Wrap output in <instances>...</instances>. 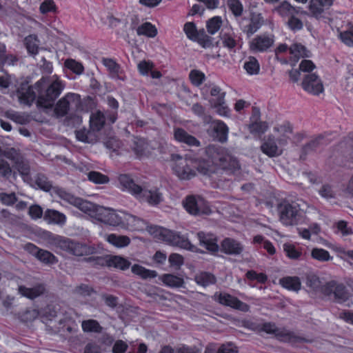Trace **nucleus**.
<instances>
[{"instance_id": "obj_64", "label": "nucleus", "mask_w": 353, "mask_h": 353, "mask_svg": "<svg viewBox=\"0 0 353 353\" xmlns=\"http://www.w3.org/2000/svg\"><path fill=\"white\" fill-rule=\"evenodd\" d=\"M217 353H238V350L236 347L232 344H223L219 347Z\"/></svg>"}, {"instance_id": "obj_37", "label": "nucleus", "mask_w": 353, "mask_h": 353, "mask_svg": "<svg viewBox=\"0 0 353 353\" xmlns=\"http://www.w3.org/2000/svg\"><path fill=\"white\" fill-rule=\"evenodd\" d=\"M137 34L153 38L157 34L156 27L149 22L140 25L137 30Z\"/></svg>"}, {"instance_id": "obj_33", "label": "nucleus", "mask_w": 353, "mask_h": 353, "mask_svg": "<svg viewBox=\"0 0 353 353\" xmlns=\"http://www.w3.org/2000/svg\"><path fill=\"white\" fill-rule=\"evenodd\" d=\"M44 291L42 285H37L32 288H28L24 286L19 287V294L25 297L32 299L41 295Z\"/></svg>"}, {"instance_id": "obj_26", "label": "nucleus", "mask_w": 353, "mask_h": 353, "mask_svg": "<svg viewBox=\"0 0 353 353\" xmlns=\"http://www.w3.org/2000/svg\"><path fill=\"white\" fill-rule=\"evenodd\" d=\"M274 10L281 17L286 18L299 13V9L292 6L289 2L283 1Z\"/></svg>"}, {"instance_id": "obj_42", "label": "nucleus", "mask_w": 353, "mask_h": 353, "mask_svg": "<svg viewBox=\"0 0 353 353\" xmlns=\"http://www.w3.org/2000/svg\"><path fill=\"white\" fill-rule=\"evenodd\" d=\"M311 256L313 259L325 262L332 259L328 251L319 248H314L311 251Z\"/></svg>"}, {"instance_id": "obj_44", "label": "nucleus", "mask_w": 353, "mask_h": 353, "mask_svg": "<svg viewBox=\"0 0 353 353\" xmlns=\"http://www.w3.org/2000/svg\"><path fill=\"white\" fill-rule=\"evenodd\" d=\"M183 30L187 37L190 40L197 41L199 39V34L194 23H186L184 25Z\"/></svg>"}, {"instance_id": "obj_48", "label": "nucleus", "mask_w": 353, "mask_h": 353, "mask_svg": "<svg viewBox=\"0 0 353 353\" xmlns=\"http://www.w3.org/2000/svg\"><path fill=\"white\" fill-rule=\"evenodd\" d=\"M65 66L77 74H82L84 70L82 64L73 59H67L65 61Z\"/></svg>"}, {"instance_id": "obj_57", "label": "nucleus", "mask_w": 353, "mask_h": 353, "mask_svg": "<svg viewBox=\"0 0 353 353\" xmlns=\"http://www.w3.org/2000/svg\"><path fill=\"white\" fill-rule=\"evenodd\" d=\"M103 64L110 70L112 75L115 76L118 74L119 67L114 61L110 59H104Z\"/></svg>"}, {"instance_id": "obj_21", "label": "nucleus", "mask_w": 353, "mask_h": 353, "mask_svg": "<svg viewBox=\"0 0 353 353\" xmlns=\"http://www.w3.org/2000/svg\"><path fill=\"white\" fill-rule=\"evenodd\" d=\"M290 60L296 63L301 58L309 57L310 52L301 43H294L289 48Z\"/></svg>"}, {"instance_id": "obj_50", "label": "nucleus", "mask_w": 353, "mask_h": 353, "mask_svg": "<svg viewBox=\"0 0 353 353\" xmlns=\"http://www.w3.org/2000/svg\"><path fill=\"white\" fill-rule=\"evenodd\" d=\"M37 257L41 261L46 263H54L57 261L55 256L46 250H38L37 252Z\"/></svg>"}, {"instance_id": "obj_8", "label": "nucleus", "mask_w": 353, "mask_h": 353, "mask_svg": "<svg viewBox=\"0 0 353 353\" xmlns=\"http://www.w3.org/2000/svg\"><path fill=\"white\" fill-rule=\"evenodd\" d=\"M275 43V36L272 33H262L256 35L248 43L249 49L253 53L268 52Z\"/></svg>"}, {"instance_id": "obj_32", "label": "nucleus", "mask_w": 353, "mask_h": 353, "mask_svg": "<svg viewBox=\"0 0 353 353\" xmlns=\"http://www.w3.org/2000/svg\"><path fill=\"white\" fill-rule=\"evenodd\" d=\"M105 239L109 243L117 248L126 247L130 243V239L127 236L117 235L114 234L105 236Z\"/></svg>"}, {"instance_id": "obj_2", "label": "nucleus", "mask_w": 353, "mask_h": 353, "mask_svg": "<svg viewBox=\"0 0 353 353\" xmlns=\"http://www.w3.org/2000/svg\"><path fill=\"white\" fill-rule=\"evenodd\" d=\"M292 127L288 121L275 125L272 132L265 137L261 145V150L269 157L281 156L289 144Z\"/></svg>"}, {"instance_id": "obj_39", "label": "nucleus", "mask_w": 353, "mask_h": 353, "mask_svg": "<svg viewBox=\"0 0 353 353\" xmlns=\"http://www.w3.org/2000/svg\"><path fill=\"white\" fill-rule=\"evenodd\" d=\"M132 272L143 279L155 278L157 276V272L156 271L146 269L137 264L132 265Z\"/></svg>"}, {"instance_id": "obj_11", "label": "nucleus", "mask_w": 353, "mask_h": 353, "mask_svg": "<svg viewBox=\"0 0 353 353\" xmlns=\"http://www.w3.org/2000/svg\"><path fill=\"white\" fill-rule=\"evenodd\" d=\"M263 19L259 13H251L248 17H244L240 22L242 31L248 36L256 32L263 25Z\"/></svg>"}, {"instance_id": "obj_59", "label": "nucleus", "mask_w": 353, "mask_h": 353, "mask_svg": "<svg viewBox=\"0 0 353 353\" xmlns=\"http://www.w3.org/2000/svg\"><path fill=\"white\" fill-rule=\"evenodd\" d=\"M0 200L2 202V203L7 205H10L13 204L17 201V199L14 193H1Z\"/></svg>"}, {"instance_id": "obj_12", "label": "nucleus", "mask_w": 353, "mask_h": 353, "mask_svg": "<svg viewBox=\"0 0 353 353\" xmlns=\"http://www.w3.org/2000/svg\"><path fill=\"white\" fill-rule=\"evenodd\" d=\"M302 87L307 92L319 95L324 91L321 79L315 74H307L302 82Z\"/></svg>"}, {"instance_id": "obj_3", "label": "nucleus", "mask_w": 353, "mask_h": 353, "mask_svg": "<svg viewBox=\"0 0 353 353\" xmlns=\"http://www.w3.org/2000/svg\"><path fill=\"white\" fill-rule=\"evenodd\" d=\"M58 194L61 199L73 205L91 218L109 225L108 220L110 219L112 208L97 205L88 201L75 197L63 190H59Z\"/></svg>"}, {"instance_id": "obj_10", "label": "nucleus", "mask_w": 353, "mask_h": 353, "mask_svg": "<svg viewBox=\"0 0 353 353\" xmlns=\"http://www.w3.org/2000/svg\"><path fill=\"white\" fill-rule=\"evenodd\" d=\"M322 292L325 295L329 296L330 299H334L339 303H345L350 296L345 288L335 281H330L324 285L322 288Z\"/></svg>"}, {"instance_id": "obj_1", "label": "nucleus", "mask_w": 353, "mask_h": 353, "mask_svg": "<svg viewBox=\"0 0 353 353\" xmlns=\"http://www.w3.org/2000/svg\"><path fill=\"white\" fill-rule=\"evenodd\" d=\"M206 152L208 154L212 155V158L200 161L183 158L178 154H171V166L174 174L180 179L188 180L196 175V171L204 175H210L217 170L218 166L226 167L222 162L223 159L219 153L215 152L214 147H208Z\"/></svg>"}, {"instance_id": "obj_58", "label": "nucleus", "mask_w": 353, "mask_h": 353, "mask_svg": "<svg viewBox=\"0 0 353 353\" xmlns=\"http://www.w3.org/2000/svg\"><path fill=\"white\" fill-rule=\"evenodd\" d=\"M153 64L151 62L142 61L138 64V69L143 75H148L152 70Z\"/></svg>"}, {"instance_id": "obj_55", "label": "nucleus", "mask_w": 353, "mask_h": 353, "mask_svg": "<svg viewBox=\"0 0 353 353\" xmlns=\"http://www.w3.org/2000/svg\"><path fill=\"white\" fill-rule=\"evenodd\" d=\"M56 6L52 0H45L39 7V10L42 14L55 10Z\"/></svg>"}, {"instance_id": "obj_46", "label": "nucleus", "mask_w": 353, "mask_h": 353, "mask_svg": "<svg viewBox=\"0 0 353 353\" xmlns=\"http://www.w3.org/2000/svg\"><path fill=\"white\" fill-rule=\"evenodd\" d=\"M221 24L222 20L220 17H212L207 22L208 32L211 34H215L220 29Z\"/></svg>"}, {"instance_id": "obj_19", "label": "nucleus", "mask_w": 353, "mask_h": 353, "mask_svg": "<svg viewBox=\"0 0 353 353\" xmlns=\"http://www.w3.org/2000/svg\"><path fill=\"white\" fill-rule=\"evenodd\" d=\"M263 330L270 334H274L276 337L282 341L291 342L294 338L293 334L285 329H278L274 324L265 323Z\"/></svg>"}, {"instance_id": "obj_6", "label": "nucleus", "mask_w": 353, "mask_h": 353, "mask_svg": "<svg viewBox=\"0 0 353 353\" xmlns=\"http://www.w3.org/2000/svg\"><path fill=\"white\" fill-rule=\"evenodd\" d=\"M109 225L119 227L128 230L141 231L145 229V223L136 216L124 211L112 209L110 219L108 220Z\"/></svg>"}, {"instance_id": "obj_17", "label": "nucleus", "mask_w": 353, "mask_h": 353, "mask_svg": "<svg viewBox=\"0 0 353 353\" xmlns=\"http://www.w3.org/2000/svg\"><path fill=\"white\" fill-rule=\"evenodd\" d=\"M197 237L200 245L205 248L209 252H216L219 250L216 237L211 233L199 232Z\"/></svg>"}, {"instance_id": "obj_61", "label": "nucleus", "mask_w": 353, "mask_h": 353, "mask_svg": "<svg viewBox=\"0 0 353 353\" xmlns=\"http://www.w3.org/2000/svg\"><path fill=\"white\" fill-rule=\"evenodd\" d=\"M337 230L343 236L350 235L353 233L352 229L347 226V223L340 221L336 225Z\"/></svg>"}, {"instance_id": "obj_14", "label": "nucleus", "mask_w": 353, "mask_h": 353, "mask_svg": "<svg viewBox=\"0 0 353 353\" xmlns=\"http://www.w3.org/2000/svg\"><path fill=\"white\" fill-rule=\"evenodd\" d=\"M137 199L154 205L159 204L163 200V195L157 188L145 187L141 188L140 194L137 196Z\"/></svg>"}, {"instance_id": "obj_34", "label": "nucleus", "mask_w": 353, "mask_h": 353, "mask_svg": "<svg viewBox=\"0 0 353 353\" xmlns=\"http://www.w3.org/2000/svg\"><path fill=\"white\" fill-rule=\"evenodd\" d=\"M24 44L31 55H36L39 52V40L34 34H30L25 38Z\"/></svg>"}, {"instance_id": "obj_54", "label": "nucleus", "mask_w": 353, "mask_h": 353, "mask_svg": "<svg viewBox=\"0 0 353 353\" xmlns=\"http://www.w3.org/2000/svg\"><path fill=\"white\" fill-rule=\"evenodd\" d=\"M221 42L224 47L229 49L234 48L236 45V41L234 37L231 34H224L221 37Z\"/></svg>"}, {"instance_id": "obj_47", "label": "nucleus", "mask_w": 353, "mask_h": 353, "mask_svg": "<svg viewBox=\"0 0 353 353\" xmlns=\"http://www.w3.org/2000/svg\"><path fill=\"white\" fill-rule=\"evenodd\" d=\"M168 262L171 268L179 270L184 263V259L179 254L172 253L168 257Z\"/></svg>"}, {"instance_id": "obj_28", "label": "nucleus", "mask_w": 353, "mask_h": 353, "mask_svg": "<svg viewBox=\"0 0 353 353\" xmlns=\"http://www.w3.org/2000/svg\"><path fill=\"white\" fill-rule=\"evenodd\" d=\"M210 103L211 107L214 109L215 112L221 117H228L230 114V109L226 105L223 96L218 100L215 101V99H210Z\"/></svg>"}, {"instance_id": "obj_40", "label": "nucleus", "mask_w": 353, "mask_h": 353, "mask_svg": "<svg viewBox=\"0 0 353 353\" xmlns=\"http://www.w3.org/2000/svg\"><path fill=\"white\" fill-rule=\"evenodd\" d=\"M321 6H316L314 3H311L310 5V11L311 13L316 17H319L322 12H323V9L322 7H330L333 3V0H316Z\"/></svg>"}, {"instance_id": "obj_30", "label": "nucleus", "mask_w": 353, "mask_h": 353, "mask_svg": "<svg viewBox=\"0 0 353 353\" xmlns=\"http://www.w3.org/2000/svg\"><path fill=\"white\" fill-rule=\"evenodd\" d=\"M213 130L216 134V139L221 142L228 139L229 129L225 123L221 121H214L212 124Z\"/></svg>"}, {"instance_id": "obj_53", "label": "nucleus", "mask_w": 353, "mask_h": 353, "mask_svg": "<svg viewBox=\"0 0 353 353\" xmlns=\"http://www.w3.org/2000/svg\"><path fill=\"white\" fill-rule=\"evenodd\" d=\"M228 6L236 16L241 15L243 12V6L239 0H228Z\"/></svg>"}, {"instance_id": "obj_13", "label": "nucleus", "mask_w": 353, "mask_h": 353, "mask_svg": "<svg viewBox=\"0 0 353 353\" xmlns=\"http://www.w3.org/2000/svg\"><path fill=\"white\" fill-rule=\"evenodd\" d=\"M214 296L215 300L222 305L230 306L243 312H247L249 310V306L246 303H243L236 297L228 293H216Z\"/></svg>"}, {"instance_id": "obj_23", "label": "nucleus", "mask_w": 353, "mask_h": 353, "mask_svg": "<svg viewBox=\"0 0 353 353\" xmlns=\"http://www.w3.org/2000/svg\"><path fill=\"white\" fill-rule=\"evenodd\" d=\"M269 125L267 122L258 121V114L252 117V121L248 125L250 132L254 136L261 137L268 129Z\"/></svg>"}, {"instance_id": "obj_22", "label": "nucleus", "mask_w": 353, "mask_h": 353, "mask_svg": "<svg viewBox=\"0 0 353 353\" xmlns=\"http://www.w3.org/2000/svg\"><path fill=\"white\" fill-rule=\"evenodd\" d=\"M60 243L61 248L69 251L74 255L81 256L86 252L87 249L85 246L81 243L65 239H61Z\"/></svg>"}, {"instance_id": "obj_62", "label": "nucleus", "mask_w": 353, "mask_h": 353, "mask_svg": "<svg viewBox=\"0 0 353 353\" xmlns=\"http://www.w3.org/2000/svg\"><path fill=\"white\" fill-rule=\"evenodd\" d=\"M38 314L37 310L34 309L28 310L22 314L21 319L24 322L31 321L37 317Z\"/></svg>"}, {"instance_id": "obj_7", "label": "nucleus", "mask_w": 353, "mask_h": 353, "mask_svg": "<svg viewBox=\"0 0 353 353\" xmlns=\"http://www.w3.org/2000/svg\"><path fill=\"white\" fill-rule=\"evenodd\" d=\"M50 81V84L45 93L40 94L37 99V105L46 109L53 105L54 101L64 88L61 81L56 75L52 76Z\"/></svg>"}, {"instance_id": "obj_15", "label": "nucleus", "mask_w": 353, "mask_h": 353, "mask_svg": "<svg viewBox=\"0 0 353 353\" xmlns=\"http://www.w3.org/2000/svg\"><path fill=\"white\" fill-rule=\"evenodd\" d=\"M79 103V94L68 93L58 101L54 108V113L57 117H63L67 114L70 105H77Z\"/></svg>"}, {"instance_id": "obj_41", "label": "nucleus", "mask_w": 353, "mask_h": 353, "mask_svg": "<svg viewBox=\"0 0 353 353\" xmlns=\"http://www.w3.org/2000/svg\"><path fill=\"white\" fill-rule=\"evenodd\" d=\"M108 263L110 267H113L122 270L128 269L130 265V263L127 259L119 256L111 257L108 260Z\"/></svg>"}, {"instance_id": "obj_25", "label": "nucleus", "mask_w": 353, "mask_h": 353, "mask_svg": "<svg viewBox=\"0 0 353 353\" xmlns=\"http://www.w3.org/2000/svg\"><path fill=\"white\" fill-rule=\"evenodd\" d=\"M159 279L165 285L170 288H181L184 285V279L175 274H164L159 277Z\"/></svg>"}, {"instance_id": "obj_63", "label": "nucleus", "mask_w": 353, "mask_h": 353, "mask_svg": "<svg viewBox=\"0 0 353 353\" xmlns=\"http://www.w3.org/2000/svg\"><path fill=\"white\" fill-rule=\"evenodd\" d=\"M128 347V344L121 341H117L112 347V353H124Z\"/></svg>"}, {"instance_id": "obj_5", "label": "nucleus", "mask_w": 353, "mask_h": 353, "mask_svg": "<svg viewBox=\"0 0 353 353\" xmlns=\"http://www.w3.org/2000/svg\"><path fill=\"white\" fill-rule=\"evenodd\" d=\"M278 212L279 219L285 225L299 227L307 223L306 213L298 203H281L278 207Z\"/></svg>"}, {"instance_id": "obj_51", "label": "nucleus", "mask_w": 353, "mask_h": 353, "mask_svg": "<svg viewBox=\"0 0 353 353\" xmlns=\"http://www.w3.org/2000/svg\"><path fill=\"white\" fill-rule=\"evenodd\" d=\"M36 188L44 191H49L51 188V183L47 180L46 177L43 175H38L34 179Z\"/></svg>"}, {"instance_id": "obj_18", "label": "nucleus", "mask_w": 353, "mask_h": 353, "mask_svg": "<svg viewBox=\"0 0 353 353\" xmlns=\"http://www.w3.org/2000/svg\"><path fill=\"white\" fill-rule=\"evenodd\" d=\"M221 250L227 254L238 255L242 253L243 245L234 239L226 238L221 242Z\"/></svg>"}, {"instance_id": "obj_35", "label": "nucleus", "mask_w": 353, "mask_h": 353, "mask_svg": "<svg viewBox=\"0 0 353 353\" xmlns=\"http://www.w3.org/2000/svg\"><path fill=\"white\" fill-rule=\"evenodd\" d=\"M243 68L249 75H255L260 71V65L255 57H250L245 61Z\"/></svg>"}, {"instance_id": "obj_27", "label": "nucleus", "mask_w": 353, "mask_h": 353, "mask_svg": "<svg viewBox=\"0 0 353 353\" xmlns=\"http://www.w3.org/2000/svg\"><path fill=\"white\" fill-rule=\"evenodd\" d=\"M43 219L49 223L63 225L66 221V216L63 213L54 210H47Z\"/></svg>"}, {"instance_id": "obj_38", "label": "nucleus", "mask_w": 353, "mask_h": 353, "mask_svg": "<svg viewBox=\"0 0 353 353\" xmlns=\"http://www.w3.org/2000/svg\"><path fill=\"white\" fill-rule=\"evenodd\" d=\"M194 280L196 283L203 287L214 284L216 279L212 274L208 272H201L196 275Z\"/></svg>"}, {"instance_id": "obj_56", "label": "nucleus", "mask_w": 353, "mask_h": 353, "mask_svg": "<svg viewBox=\"0 0 353 353\" xmlns=\"http://www.w3.org/2000/svg\"><path fill=\"white\" fill-rule=\"evenodd\" d=\"M288 26L292 30H299L302 29L303 22L296 18L294 15H292L288 21Z\"/></svg>"}, {"instance_id": "obj_52", "label": "nucleus", "mask_w": 353, "mask_h": 353, "mask_svg": "<svg viewBox=\"0 0 353 353\" xmlns=\"http://www.w3.org/2000/svg\"><path fill=\"white\" fill-rule=\"evenodd\" d=\"M82 328L84 332H99L100 325L95 320H88L82 322Z\"/></svg>"}, {"instance_id": "obj_29", "label": "nucleus", "mask_w": 353, "mask_h": 353, "mask_svg": "<svg viewBox=\"0 0 353 353\" xmlns=\"http://www.w3.org/2000/svg\"><path fill=\"white\" fill-rule=\"evenodd\" d=\"M280 284L284 288L298 292L301 288V283L299 277L297 276H286L279 281Z\"/></svg>"}, {"instance_id": "obj_43", "label": "nucleus", "mask_w": 353, "mask_h": 353, "mask_svg": "<svg viewBox=\"0 0 353 353\" xmlns=\"http://www.w3.org/2000/svg\"><path fill=\"white\" fill-rule=\"evenodd\" d=\"M283 250L286 256L290 259H299L302 255L301 249L297 248L295 245L291 243H284Z\"/></svg>"}, {"instance_id": "obj_36", "label": "nucleus", "mask_w": 353, "mask_h": 353, "mask_svg": "<svg viewBox=\"0 0 353 353\" xmlns=\"http://www.w3.org/2000/svg\"><path fill=\"white\" fill-rule=\"evenodd\" d=\"M90 128L93 130H99L102 128L105 123L103 114L100 111L93 112L90 118Z\"/></svg>"}, {"instance_id": "obj_49", "label": "nucleus", "mask_w": 353, "mask_h": 353, "mask_svg": "<svg viewBox=\"0 0 353 353\" xmlns=\"http://www.w3.org/2000/svg\"><path fill=\"white\" fill-rule=\"evenodd\" d=\"M88 179L90 181L97 184H104L108 183L109 181V179L107 176L99 172H89Z\"/></svg>"}, {"instance_id": "obj_9", "label": "nucleus", "mask_w": 353, "mask_h": 353, "mask_svg": "<svg viewBox=\"0 0 353 353\" xmlns=\"http://www.w3.org/2000/svg\"><path fill=\"white\" fill-rule=\"evenodd\" d=\"M183 205L192 215L209 214L211 212L208 203L201 196H188L183 201Z\"/></svg>"}, {"instance_id": "obj_4", "label": "nucleus", "mask_w": 353, "mask_h": 353, "mask_svg": "<svg viewBox=\"0 0 353 353\" xmlns=\"http://www.w3.org/2000/svg\"><path fill=\"white\" fill-rule=\"evenodd\" d=\"M147 230L157 240L168 245L192 252L197 251V248L190 243L188 237L179 232L157 225L148 226Z\"/></svg>"}, {"instance_id": "obj_24", "label": "nucleus", "mask_w": 353, "mask_h": 353, "mask_svg": "<svg viewBox=\"0 0 353 353\" xmlns=\"http://www.w3.org/2000/svg\"><path fill=\"white\" fill-rule=\"evenodd\" d=\"M35 92L32 88H30L27 83L23 84L21 89L18 90V97L21 103L30 105L35 99Z\"/></svg>"}, {"instance_id": "obj_20", "label": "nucleus", "mask_w": 353, "mask_h": 353, "mask_svg": "<svg viewBox=\"0 0 353 353\" xmlns=\"http://www.w3.org/2000/svg\"><path fill=\"white\" fill-rule=\"evenodd\" d=\"M174 137L176 141L188 146L199 147L200 145V142L196 138L181 128L174 130Z\"/></svg>"}, {"instance_id": "obj_45", "label": "nucleus", "mask_w": 353, "mask_h": 353, "mask_svg": "<svg viewBox=\"0 0 353 353\" xmlns=\"http://www.w3.org/2000/svg\"><path fill=\"white\" fill-rule=\"evenodd\" d=\"M189 78L191 83L195 86L201 85L205 79L203 72L198 70H192L190 71Z\"/></svg>"}, {"instance_id": "obj_31", "label": "nucleus", "mask_w": 353, "mask_h": 353, "mask_svg": "<svg viewBox=\"0 0 353 353\" xmlns=\"http://www.w3.org/2000/svg\"><path fill=\"white\" fill-rule=\"evenodd\" d=\"M297 231L302 239L310 240L312 234H318L320 233L321 227L318 223H314L310 224L308 228H305L300 225L297 227Z\"/></svg>"}, {"instance_id": "obj_16", "label": "nucleus", "mask_w": 353, "mask_h": 353, "mask_svg": "<svg viewBox=\"0 0 353 353\" xmlns=\"http://www.w3.org/2000/svg\"><path fill=\"white\" fill-rule=\"evenodd\" d=\"M119 188L137 198L140 194L141 187L137 184L134 179L128 174H121L118 176Z\"/></svg>"}, {"instance_id": "obj_60", "label": "nucleus", "mask_w": 353, "mask_h": 353, "mask_svg": "<svg viewBox=\"0 0 353 353\" xmlns=\"http://www.w3.org/2000/svg\"><path fill=\"white\" fill-rule=\"evenodd\" d=\"M340 38L341 41L347 46H351L353 45V30L345 31L340 33Z\"/></svg>"}]
</instances>
